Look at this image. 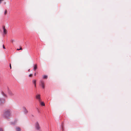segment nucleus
Segmentation results:
<instances>
[{"instance_id":"20","label":"nucleus","mask_w":131,"mask_h":131,"mask_svg":"<svg viewBox=\"0 0 131 131\" xmlns=\"http://www.w3.org/2000/svg\"><path fill=\"white\" fill-rule=\"evenodd\" d=\"M34 75L36 76V73H35L34 74Z\"/></svg>"},{"instance_id":"5","label":"nucleus","mask_w":131,"mask_h":131,"mask_svg":"<svg viewBox=\"0 0 131 131\" xmlns=\"http://www.w3.org/2000/svg\"><path fill=\"white\" fill-rule=\"evenodd\" d=\"M2 28L3 29V34L4 35H6L7 32V30L5 29L4 26H3L2 27Z\"/></svg>"},{"instance_id":"17","label":"nucleus","mask_w":131,"mask_h":131,"mask_svg":"<svg viewBox=\"0 0 131 131\" xmlns=\"http://www.w3.org/2000/svg\"><path fill=\"white\" fill-rule=\"evenodd\" d=\"M4 0H0V4L1 3L2 1H3Z\"/></svg>"},{"instance_id":"12","label":"nucleus","mask_w":131,"mask_h":131,"mask_svg":"<svg viewBox=\"0 0 131 131\" xmlns=\"http://www.w3.org/2000/svg\"><path fill=\"white\" fill-rule=\"evenodd\" d=\"M22 50V48H21V47H20V49H17V50Z\"/></svg>"},{"instance_id":"14","label":"nucleus","mask_w":131,"mask_h":131,"mask_svg":"<svg viewBox=\"0 0 131 131\" xmlns=\"http://www.w3.org/2000/svg\"><path fill=\"white\" fill-rule=\"evenodd\" d=\"M2 94H3V95L4 96H6V95L4 93H3Z\"/></svg>"},{"instance_id":"7","label":"nucleus","mask_w":131,"mask_h":131,"mask_svg":"<svg viewBox=\"0 0 131 131\" xmlns=\"http://www.w3.org/2000/svg\"><path fill=\"white\" fill-rule=\"evenodd\" d=\"M32 82L34 84L35 87H36V80H33L32 81Z\"/></svg>"},{"instance_id":"8","label":"nucleus","mask_w":131,"mask_h":131,"mask_svg":"<svg viewBox=\"0 0 131 131\" xmlns=\"http://www.w3.org/2000/svg\"><path fill=\"white\" fill-rule=\"evenodd\" d=\"M40 102V104L41 105H42V106H44L45 105V104L43 102Z\"/></svg>"},{"instance_id":"15","label":"nucleus","mask_w":131,"mask_h":131,"mask_svg":"<svg viewBox=\"0 0 131 131\" xmlns=\"http://www.w3.org/2000/svg\"><path fill=\"white\" fill-rule=\"evenodd\" d=\"M32 75V74H30L29 75V77H30Z\"/></svg>"},{"instance_id":"10","label":"nucleus","mask_w":131,"mask_h":131,"mask_svg":"<svg viewBox=\"0 0 131 131\" xmlns=\"http://www.w3.org/2000/svg\"><path fill=\"white\" fill-rule=\"evenodd\" d=\"M20 129L19 128H16V131H20Z\"/></svg>"},{"instance_id":"13","label":"nucleus","mask_w":131,"mask_h":131,"mask_svg":"<svg viewBox=\"0 0 131 131\" xmlns=\"http://www.w3.org/2000/svg\"><path fill=\"white\" fill-rule=\"evenodd\" d=\"M7 10H5V13H4V14L5 15L7 13Z\"/></svg>"},{"instance_id":"21","label":"nucleus","mask_w":131,"mask_h":131,"mask_svg":"<svg viewBox=\"0 0 131 131\" xmlns=\"http://www.w3.org/2000/svg\"><path fill=\"white\" fill-rule=\"evenodd\" d=\"M13 41H14V40H12V42H13Z\"/></svg>"},{"instance_id":"22","label":"nucleus","mask_w":131,"mask_h":131,"mask_svg":"<svg viewBox=\"0 0 131 131\" xmlns=\"http://www.w3.org/2000/svg\"><path fill=\"white\" fill-rule=\"evenodd\" d=\"M25 109V110H26V112H27V110H26V109Z\"/></svg>"},{"instance_id":"23","label":"nucleus","mask_w":131,"mask_h":131,"mask_svg":"<svg viewBox=\"0 0 131 131\" xmlns=\"http://www.w3.org/2000/svg\"><path fill=\"white\" fill-rule=\"evenodd\" d=\"M28 71L29 72L30 71V69L28 70Z\"/></svg>"},{"instance_id":"11","label":"nucleus","mask_w":131,"mask_h":131,"mask_svg":"<svg viewBox=\"0 0 131 131\" xmlns=\"http://www.w3.org/2000/svg\"><path fill=\"white\" fill-rule=\"evenodd\" d=\"M47 75H44L43 76V78L44 79H45L47 78Z\"/></svg>"},{"instance_id":"9","label":"nucleus","mask_w":131,"mask_h":131,"mask_svg":"<svg viewBox=\"0 0 131 131\" xmlns=\"http://www.w3.org/2000/svg\"><path fill=\"white\" fill-rule=\"evenodd\" d=\"M9 95L10 96H12L13 95V94L12 92H10L9 93Z\"/></svg>"},{"instance_id":"4","label":"nucleus","mask_w":131,"mask_h":131,"mask_svg":"<svg viewBox=\"0 0 131 131\" xmlns=\"http://www.w3.org/2000/svg\"><path fill=\"white\" fill-rule=\"evenodd\" d=\"M36 98L37 99H38L39 102H40L41 101L40 96V94H37L36 96Z\"/></svg>"},{"instance_id":"18","label":"nucleus","mask_w":131,"mask_h":131,"mask_svg":"<svg viewBox=\"0 0 131 131\" xmlns=\"http://www.w3.org/2000/svg\"><path fill=\"white\" fill-rule=\"evenodd\" d=\"M3 47L4 49H5V48L4 45L3 46Z\"/></svg>"},{"instance_id":"6","label":"nucleus","mask_w":131,"mask_h":131,"mask_svg":"<svg viewBox=\"0 0 131 131\" xmlns=\"http://www.w3.org/2000/svg\"><path fill=\"white\" fill-rule=\"evenodd\" d=\"M37 64H36L34 66L33 70L34 71H36L37 69Z\"/></svg>"},{"instance_id":"1","label":"nucleus","mask_w":131,"mask_h":131,"mask_svg":"<svg viewBox=\"0 0 131 131\" xmlns=\"http://www.w3.org/2000/svg\"><path fill=\"white\" fill-rule=\"evenodd\" d=\"M10 113L9 110H7L4 113V116L6 118H8L10 116Z\"/></svg>"},{"instance_id":"16","label":"nucleus","mask_w":131,"mask_h":131,"mask_svg":"<svg viewBox=\"0 0 131 131\" xmlns=\"http://www.w3.org/2000/svg\"><path fill=\"white\" fill-rule=\"evenodd\" d=\"M9 66H10V69H11L12 67H11V64H10Z\"/></svg>"},{"instance_id":"3","label":"nucleus","mask_w":131,"mask_h":131,"mask_svg":"<svg viewBox=\"0 0 131 131\" xmlns=\"http://www.w3.org/2000/svg\"><path fill=\"white\" fill-rule=\"evenodd\" d=\"M40 85L42 86V88H45V83L44 82L42 81L41 80L40 81Z\"/></svg>"},{"instance_id":"19","label":"nucleus","mask_w":131,"mask_h":131,"mask_svg":"<svg viewBox=\"0 0 131 131\" xmlns=\"http://www.w3.org/2000/svg\"><path fill=\"white\" fill-rule=\"evenodd\" d=\"M0 131H3V130L2 129L0 128Z\"/></svg>"},{"instance_id":"2","label":"nucleus","mask_w":131,"mask_h":131,"mask_svg":"<svg viewBox=\"0 0 131 131\" xmlns=\"http://www.w3.org/2000/svg\"><path fill=\"white\" fill-rule=\"evenodd\" d=\"M35 127L36 129L37 130H39L40 128V127L38 123L36 122L35 124Z\"/></svg>"}]
</instances>
